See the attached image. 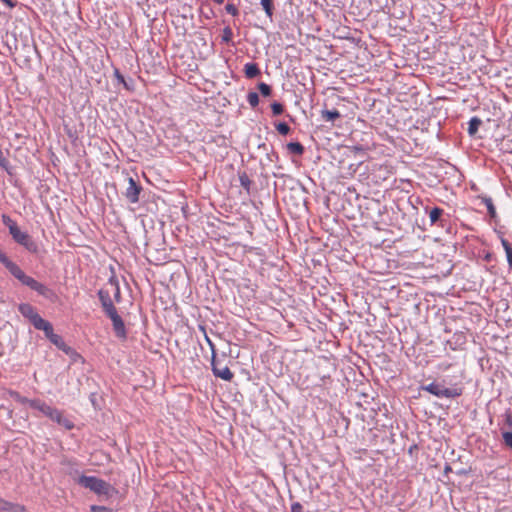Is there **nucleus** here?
Listing matches in <instances>:
<instances>
[{"mask_svg": "<svg viewBox=\"0 0 512 512\" xmlns=\"http://www.w3.org/2000/svg\"><path fill=\"white\" fill-rule=\"evenodd\" d=\"M0 263L4 265V267L10 272L12 276L19 280L23 285L29 287L31 290L36 291L39 295L50 300L55 297V293L52 289L38 282L33 277L28 276L15 262L11 261L8 258V256L2 251H0Z\"/></svg>", "mask_w": 512, "mask_h": 512, "instance_id": "1", "label": "nucleus"}, {"mask_svg": "<svg viewBox=\"0 0 512 512\" xmlns=\"http://www.w3.org/2000/svg\"><path fill=\"white\" fill-rule=\"evenodd\" d=\"M421 389L429 392L430 394L438 398L453 399L462 395L463 389L461 387L447 388L443 384L438 382H432L428 385L421 386Z\"/></svg>", "mask_w": 512, "mask_h": 512, "instance_id": "2", "label": "nucleus"}, {"mask_svg": "<svg viewBox=\"0 0 512 512\" xmlns=\"http://www.w3.org/2000/svg\"><path fill=\"white\" fill-rule=\"evenodd\" d=\"M78 484L98 495H108L112 489L109 483L94 476L82 475L78 479Z\"/></svg>", "mask_w": 512, "mask_h": 512, "instance_id": "3", "label": "nucleus"}, {"mask_svg": "<svg viewBox=\"0 0 512 512\" xmlns=\"http://www.w3.org/2000/svg\"><path fill=\"white\" fill-rule=\"evenodd\" d=\"M10 235L16 243L23 246L30 253L37 254L39 252L38 244L27 232L21 231L19 226L11 228Z\"/></svg>", "mask_w": 512, "mask_h": 512, "instance_id": "4", "label": "nucleus"}, {"mask_svg": "<svg viewBox=\"0 0 512 512\" xmlns=\"http://www.w3.org/2000/svg\"><path fill=\"white\" fill-rule=\"evenodd\" d=\"M351 136L354 141H358L354 145V149L357 151L369 150L375 146L370 130H352Z\"/></svg>", "mask_w": 512, "mask_h": 512, "instance_id": "5", "label": "nucleus"}, {"mask_svg": "<svg viewBox=\"0 0 512 512\" xmlns=\"http://www.w3.org/2000/svg\"><path fill=\"white\" fill-rule=\"evenodd\" d=\"M18 311L21 315L27 318L34 328L39 324V322L43 319L36 311V309L29 303H21L18 306Z\"/></svg>", "mask_w": 512, "mask_h": 512, "instance_id": "6", "label": "nucleus"}, {"mask_svg": "<svg viewBox=\"0 0 512 512\" xmlns=\"http://www.w3.org/2000/svg\"><path fill=\"white\" fill-rule=\"evenodd\" d=\"M142 190L143 188L139 183H137L132 177H128V187L126 188L124 195L130 203L135 204L139 201V195Z\"/></svg>", "mask_w": 512, "mask_h": 512, "instance_id": "7", "label": "nucleus"}, {"mask_svg": "<svg viewBox=\"0 0 512 512\" xmlns=\"http://www.w3.org/2000/svg\"><path fill=\"white\" fill-rule=\"evenodd\" d=\"M47 417L52 421L56 422L58 425L63 426L67 430H71L74 428V423L64 416L63 412L58 410L57 408H51Z\"/></svg>", "mask_w": 512, "mask_h": 512, "instance_id": "8", "label": "nucleus"}, {"mask_svg": "<svg viewBox=\"0 0 512 512\" xmlns=\"http://www.w3.org/2000/svg\"><path fill=\"white\" fill-rule=\"evenodd\" d=\"M110 320L112 321L113 330L115 332V335L120 339H126L127 338V332L125 328L124 321L120 317L117 311L113 313H109L107 315Z\"/></svg>", "mask_w": 512, "mask_h": 512, "instance_id": "9", "label": "nucleus"}, {"mask_svg": "<svg viewBox=\"0 0 512 512\" xmlns=\"http://www.w3.org/2000/svg\"><path fill=\"white\" fill-rule=\"evenodd\" d=\"M211 366L213 374L216 377L221 378L222 380L225 381H231L233 379L234 374L227 366L221 367L219 363L216 361L215 355L212 357Z\"/></svg>", "mask_w": 512, "mask_h": 512, "instance_id": "10", "label": "nucleus"}, {"mask_svg": "<svg viewBox=\"0 0 512 512\" xmlns=\"http://www.w3.org/2000/svg\"><path fill=\"white\" fill-rule=\"evenodd\" d=\"M203 140L207 144L215 143L218 147H227L229 141L226 136L217 134V130H207L203 136Z\"/></svg>", "mask_w": 512, "mask_h": 512, "instance_id": "11", "label": "nucleus"}, {"mask_svg": "<svg viewBox=\"0 0 512 512\" xmlns=\"http://www.w3.org/2000/svg\"><path fill=\"white\" fill-rule=\"evenodd\" d=\"M98 297H99L100 303H101L102 308H103L104 312L106 313V315L117 311L112 302L111 295L108 290L100 289L98 291Z\"/></svg>", "mask_w": 512, "mask_h": 512, "instance_id": "12", "label": "nucleus"}, {"mask_svg": "<svg viewBox=\"0 0 512 512\" xmlns=\"http://www.w3.org/2000/svg\"><path fill=\"white\" fill-rule=\"evenodd\" d=\"M444 210L440 207H433L429 212V219L431 225L438 224L440 227H444L445 220L443 218Z\"/></svg>", "mask_w": 512, "mask_h": 512, "instance_id": "13", "label": "nucleus"}, {"mask_svg": "<svg viewBox=\"0 0 512 512\" xmlns=\"http://www.w3.org/2000/svg\"><path fill=\"white\" fill-rule=\"evenodd\" d=\"M497 234H498V236L500 238L502 247H503V249L505 251L508 265H509L510 268H512V246L508 242V240L506 238H504L503 234L500 231H497Z\"/></svg>", "mask_w": 512, "mask_h": 512, "instance_id": "14", "label": "nucleus"}, {"mask_svg": "<svg viewBox=\"0 0 512 512\" xmlns=\"http://www.w3.org/2000/svg\"><path fill=\"white\" fill-rule=\"evenodd\" d=\"M29 406L33 409L40 411L45 416H47L50 409L52 408L51 406H49L48 404H46L44 401H42L40 399H32L31 401H29Z\"/></svg>", "mask_w": 512, "mask_h": 512, "instance_id": "15", "label": "nucleus"}, {"mask_svg": "<svg viewBox=\"0 0 512 512\" xmlns=\"http://www.w3.org/2000/svg\"><path fill=\"white\" fill-rule=\"evenodd\" d=\"M35 329L42 330L49 340L55 335L52 324L45 319H42Z\"/></svg>", "mask_w": 512, "mask_h": 512, "instance_id": "16", "label": "nucleus"}, {"mask_svg": "<svg viewBox=\"0 0 512 512\" xmlns=\"http://www.w3.org/2000/svg\"><path fill=\"white\" fill-rule=\"evenodd\" d=\"M244 73L247 78L252 79L260 74V69L256 63L249 62L244 66Z\"/></svg>", "mask_w": 512, "mask_h": 512, "instance_id": "17", "label": "nucleus"}, {"mask_svg": "<svg viewBox=\"0 0 512 512\" xmlns=\"http://www.w3.org/2000/svg\"><path fill=\"white\" fill-rule=\"evenodd\" d=\"M83 131L84 130H67L68 137L72 141L74 146H84L82 141L83 136H80V134H82Z\"/></svg>", "mask_w": 512, "mask_h": 512, "instance_id": "18", "label": "nucleus"}, {"mask_svg": "<svg viewBox=\"0 0 512 512\" xmlns=\"http://www.w3.org/2000/svg\"><path fill=\"white\" fill-rule=\"evenodd\" d=\"M340 116L341 113L336 108L331 110L325 109L322 111V118L327 122H333L336 118H339Z\"/></svg>", "mask_w": 512, "mask_h": 512, "instance_id": "19", "label": "nucleus"}, {"mask_svg": "<svg viewBox=\"0 0 512 512\" xmlns=\"http://www.w3.org/2000/svg\"><path fill=\"white\" fill-rule=\"evenodd\" d=\"M288 151L297 156H301L304 153V147L299 142H290L287 144Z\"/></svg>", "mask_w": 512, "mask_h": 512, "instance_id": "20", "label": "nucleus"}, {"mask_svg": "<svg viewBox=\"0 0 512 512\" xmlns=\"http://www.w3.org/2000/svg\"><path fill=\"white\" fill-rule=\"evenodd\" d=\"M239 182L240 185L249 192L251 186V180L246 172L239 173Z\"/></svg>", "mask_w": 512, "mask_h": 512, "instance_id": "21", "label": "nucleus"}, {"mask_svg": "<svg viewBox=\"0 0 512 512\" xmlns=\"http://www.w3.org/2000/svg\"><path fill=\"white\" fill-rule=\"evenodd\" d=\"M484 203L486 205V208H487V211H488V214L491 218L493 219H496L497 218V213H496V208L493 204V201L491 198H485L484 199Z\"/></svg>", "mask_w": 512, "mask_h": 512, "instance_id": "22", "label": "nucleus"}, {"mask_svg": "<svg viewBox=\"0 0 512 512\" xmlns=\"http://www.w3.org/2000/svg\"><path fill=\"white\" fill-rule=\"evenodd\" d=\"M261 6L263 7L266 15L271 18L273 15V4L272 0H260Z\"/></svg>", "mask_w": 512, "mask_h": 512, "instance_id": "23", "label": "nucleus"}, {"mask_svg": "<svg viewBox=\"0 0 512 512\" xmlns=\"http://www.w3.org/2000/svg\"><path fill=\"white\" fill-rule=\"evenodd\" d=\"M11 397L18 403L20 404H28L29 405V401H31L32 399H28L24 396H22L20 393L16 392V391H13L10 393Z\"/></svg>", "mask_w": 512, "mask_h": 512, "instance_id": "24", "label": "nucleus"}, {"mask_svg": "<svg viewBox=\"0 0 512 512\" xmlns=\"http://www.w3.org/2000/svg\"><path fill=\"white\" fill-rule=\"evenodd\" d=\"M17 507V505L6 501L5 499L0 498V511H12Z\"/></svg>", "mask_w": 512, "mask_h": 512, "instance_id": "25", "label": "nucleus"}, {"mask_svg": "<svg viewBox=\"0 0 512 512\" xmlns=\"http://www.w3.org/2000/svg\"><path fill=\"white\" fill-rule=\"evenodd\" d=\"M2 222L5 226L8 227L9 233H11V228L18 227L17 223L14 220H12L10 216H8L6 214L2 215Z\"/></svg>", "mask_w": 512, "mask_h": 512, "instance_id": "26", "label": "nucleus"}, {"mask_svg": "<svg viewBox=\"0 0 512 512\" xmlns=\"http://www.w3.org/2000/svg\"><path fill=\"white\" fill-rule=\"evenodd\" d=\"M502 439L504 445L512 450V431L502 432Z\"/></svg>", "mask_w": 512, "mask_h": 512, "instance_id": "27", "label": "nucleus"}, {"mask_svg": "<svg viewBox=\"0 0 512 512\" xmlns=\"http://www.w3.org/2000/svg\"><path fill=\"white\" fill-rule=\"evenodd\" d=\"M247 101L252 107H256L259 103V96L256 92H249L247 95Z\"/></svg>", "mask_w": 512, "mask_h": 512, "instance_id": "28", "label": "nucleus"}, {"mask_svg": "<svg viewBox=\"0 0 512 512\" xmlns=\"http://www.w3.org/2000/svg\"><path fill=\"white\" fill-rule=\"evenodd\" d=\"M232 36H233L232 29L230 27H225L223 29L222 41L228 43L231 41Z\"/></svg>", "mask_w": 512, "mask_h": 512, "instance_id": "29", "label": "nucleus"}, {"mask_svg": "<svg viewBox=\"0 0 512 512\" xmlns=\"http://www.w3.org/2000/svg\"><path fill=\"white\" fill-rule=\"evenodd\" d=\"M59 350L63 351L68 356L76 355L77 357H80V354H78L75 351V349H73L72 347L68 346L66 343H64V346H61L59 348Z\"/></svg>", "mask_w": 512, "mask_h": 512, "instance_id": "30", "label": "nucleus"}, {"mask_svg": "<svg viewBox=\"0 0 512 512\" xmlns=\"http://www.w3.org/2000/svg\"><path fill=\"white\" fill-rule=\"evenodd\" d=\"M468 124V128H478L483 124V121L481 118L474 116L469 120Z\"/></svg>", "mask_w": 512, "mask_h": 512, "instance_id": "31", "label": "nucleus"}, {"mask_svg": "<svg viewBox=\"0 0 512 512\" xmlns=\"http://www.w3.org/2000/svg\"><path fill=\"white\" fill-rule=\"evenodd\" d=\"M258 89L263 96H269L271 94V87L266 83H260Z\"/></svg>", "mask_w": 512, "mask_h": 512, "instance_id": "32", "label": "nucleus"}, {"mask_svg": "<svg viewBox=\"0 0 512 512\" xmlns=\"http://www.w3.org/2000/svg\"><path fill=\"white\" fill-rule=\"evenodd\" d=\"M50 342L53 343L58 349L61 347V346H64V340L63 338L58 335V334H55L51 339H50Z\"/></svg>", "mask_w": 512, "mask_h": 512, "instance_id": "33", "label": "nucleus"}, {"mask_svg": "<svg viewBox=\"0 0 512 512\" xmlns=\"http://www.w3.org/2000/svg\"><path fill=\"white\" fill-rule=\"evenodd\" d=\"M0 167L8 171L9 168V161L5 157L4 153L0 149Z\"/></svg>", "mask_w": 512, "mask_h": 512, "instance_id": "34", "label": "nucleus"}, {"mask_svg": "<svg viewBox=\"0 0 512 512\" xmlns=\"http://www.w3.org/2000/svg\"><path fill=\"white\" fill-rule=\"evenodd\" d=\"M225 10L227 13L233 15V16H236L238 14V9L236 8V6L232 3H228L226 6H225Z\"/></svg>", "mask_w": 512, "mask_h": 512, "instance_id": "35", "label": "nucleus"}, {"mask_svg": "<svg viewBox=\"0 0 512 512\" xmlns=\"http://www.w3.org/2000/svg\"><path fill=\"white\" fill-rule=\"evenodd\" d=\"M471 139H482L484 136L480 133L482 130H467Z\"/></svg>", "mask_w": 512, "mask_h": 512, "instance_id": "36", "label": "nucleus"}, {"mask_svg": "<svg viewBox=\"0 0 512 512\" xmlns=\"http://www.w3.org/2000/svg\"><path fill=\"white\" fill-rule=\"evenodd\" d=\"M495 141L497 142V146L500 148V150L509 151L510 147H507L504 144V137H495Z\"/></svg>", "mask_w": 512, "mask_h": 512, "instance_id": "37", "label": "nucleus"}, {"mask_svg": "<svg viewBox=\"0 0 512 512\" xmlns=\"http://www.w3.org/2000/svg\"><path fill=\"white\" fill-rule=\"evenodd\" d=\"M271 108L274 115H279L283 112V106L280 103H273Z\"/></svg>", "mask_w": 512, "mask_h": 512, "instance_id": "38", "label": "nucleus"}, {"mask_svg": "<svg viewBox=\"0 0 512 512\" xmlns=\"http://www.w3.org/2000/svg\"><path fill=\"white\" fill-rule=\"evenodd\" d=\"M91 511L92 512H113V510L110 508H107L105 506H97V505L91 506Z\"/></svg>", "mask_w": 512, "mask_h": 512, "instance_id": "39", "label": "nucleus"}, {"mask_svg": "<svg viewBox=\"0 0 512 512\" xmlns=\"http://www.w3.org/2000/svg\"><path fill=\"white\" fill-rule=\"evenodd\" d=\"M291 512H304L302 504L300 502H293L291 504Z\"/></svg>", "mask_w": 512, "mask_h": 512, "instance_id": "40", "label": "nucleus"}, {"mask_svg": "<svg viewBox=\"0 0 512 512\" xmlns=\"http://www.w3.org/2000/svg\"><path fill=\"white\" fill-rule=\"evenodd\" d=\"M206 341L209 345V347L211 348L212 350V357L215 355L216 356V353H215V345L214 343L206 336Z\"/></svg>", "mask_w": 512, "mask_h": 512, "instance_id": "41", "label": "nucleus"}, {"mask_svg": "<svg viewBox=\"0 0 512 512\" xmlns=\"http://www.w3.org/2000/svg\"><path fill=\"white\" fill-rule=\"evenodd\" d=\"M505 423L509 426V427H512V416L510 413H506L505 414Z\"/></svg>", "mask_w": 512, "mask_h": 512, "instance_id": "42", "label": "nucleus"}, {"mask_svg": "<svg viewBox=\"0 0 512 512\" xmlns=\"http://www.w3.org/2000/svg\"><path fill=\"white\" fill-rule=\"evenodd\" d=\"M8 7L13 8L15 3L12 0H2Z\"/></svg>", "mask_w": 512, "mask_h": 512, "instance_id": "43", "label": "nucleus"}, {"mask_svg": "<svg viewBox=\"0 0 512 512\" xmlns=\"http://www.w3.org/2000/svg\"><path fill=\"white\" fill-rule=\"evenodd\" d=\"M114 296H115L116 300L118 301V300H119V297H120V289H119V286H116V287H115V293H114Z\"/></svg>", "mask_w": 512, "mask_h": 512, "instance_id": "44", "label": "nucleus"}, {"mask_svg": "<svg viewBox=\"0 0 512 512\" xmlns=\"http://www.w3.org/2000/svg\"><path fill=\"white\" fill-rule=\"evenodd\" d=\"M115 74H116L117 79H118L121 83H124V82H125L124 77H123V76H122L118 71H116V72H115Z\"/></svg>", "mask_w": 512, "mask_h": 512, "instance_id": "45", "label": "nucleus"}, {"mask_svg": "<svg viewBox=\"0 0 512 512\" xmlns=\"http://www.w3.org/2000/svg\"><path fill=\"white\" fill-rule=\"evenodd\" d=\"M276 128L282 129V128H288V126L285 123H278L276 125Z\"/></svg>", "mask_w": 512, "mask_h": 512, "instance_id": "46", "label": "nucleus"}, {"mask_svg": "<svg viewBox=\"0 0 512 512\" xmlns=\"http://www.w3.org/2000/svg\"><path fill=\"white\" fill-rule=\"evenodd\" d=\"M177 130L171 129V130H163V132L166 134L167 132L174 134Z\"/></svg>", "mask_w": 512, "mask_h": 512, "instance_id": "47", "label": "nucleus"}, {"mask_svg": "<svg viewBox=\"0 0 512 512\" xmlns=\"http://www.w3.org/2000/svg\"><path fill=\"white\" fill-rule=\"evenodd\" d=\"M281 134L287 135L290 130H278Z\"/></svg>", "mask_w": 512, "mask_h": 512, "instance_id": "48", "label": "nucleus"}, {"mask_svg": "<svg viewBox=\"0 0 512 512\" xmlns=\"http://www.w3.org/2000/svg\"><path fill=\"white\" fill-rule=\"evenodd\" d=\"M451 470H452V469H451V467H450V466H448V465H447V466L445 467V469H444L445 473H448V472H450Z\"/></svg>", "mask_w": 512, "mask_h": 512, "instance_id": "49", "label": "nucleus"}, {"mask_svg": "<svg viewBox=\"0 0 512 512\" xmlns=\"http://www.w3.org/2000/svg\"><path fill=\"white\" fill-rule=\"evenodd\" d=\"M70 357L73 359V361H76L77 359H81V356L77 357L76 355H72Z\"/></svg>", "mask_w": 512, "mask_h": 512, "instance_id": "50", "label": "nucleus"}, {"mask_svg": "<svg viewBox=\"0 0 512 512\" xmlns=\"http://www.w3.org/2000/svg\"><path fill=\"white\" fill-rule=\"evenodd\" d=\"M66 463H67V464H71V461H70V460H63V461H62V464H66Z\"/></svg>", "mask_w": 512, "mask_h": 512, "instance_id": "51", "label": "nucleus"}, {"mask_svg": "<svg viewBox=\"0 0 512 512\" xmlns=\"http://www.w3.org/2000/svg\"><path fill=\"white\" fill-rule=\"evenodd\" d=\"M213 1L218 3V4H222L224 2V0H213Z\"/></svg>", "mask_w": 512, "mask_h": 512, "instance_id": "52", "label": "nucleus"}, {"mask_svg": "<svg viewBox=\"0 0 512 512\" xmlns=\"http://www.w3.org/2000/svg\"><path fill=\"white\" fill-rule=\"evenodd\" d=\"M490 258H491V254H487V255H486V257H485V259H486L487 261H489V260H490Z\"/></svg>", "mask_w": 512, "mask_h": 512, "instance_id": "53", "label": "nucleus"}, {"mask_svg": "<svg viewBox=\"0 0 512 512\" xmlns=\"http://www.w3.org/2000/svg\"><path fill=\"white\" fill-rule=\"evenodd\" d=\"M123 84L127 89H130V84H127L126 82H124Z\"/></svg>", "mask_w": 512, "mask_h": 512, "instance_id": "54", "label": "nucleus"}]
</instances>
